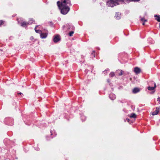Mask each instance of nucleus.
<instances>
[{
    "label": "nucleus",
    "mask_w": 160,
    "mask_h": 160,
    "mask_svg": "<svg viewBox=\"0 0 160 160\" xmlns=\"http://www.w3.org/2000/svg\"><path fill=\"white\" fill-rule=\"evenodd\" d=\"M36 32H37V33H41V31L40 30H36Z\"/></svg>",
    "instance_id": "nucleus-19"
},
{
    "label": "nucleus",
    "mask_w": 160,
    "mask_h": 160,
    "mask_svg": "<svg viewBox=\"0 0 160 160\" xmlns=\"http://www.w3.org/2000/svg\"><path fill=\"white\" fill-rule=\"evenodd\" d=\"M156 85L155 83H154V87H148V89L149 90H154L155 88L156 87Z\"/></svg>",
    "instance_id": "nucleus-10"
},
{
    "label": "nucleus",
    "mask_w": 160,
    "mask_h": 160,
    "mask_svg": "<svg viewBox=\"0 0 160 160\" xmlns=\"http://www.w3.org/2000/svg\"><path fill=\"white\" fill-rule=\"evenodd\" d=\"M29 20L31 22H32V23L33 22L32 21H33V20L32 18H30Z\"/></svg>",
    "instance_id": "nucleus-22"
},
{
    "label": "nucleus",
    "mask_w": 160,
    "mask_h": 160,
    "mask_svg": "<svg viewBox=\"0 0 160 160\" xmlns=\"http://www.w3.org/2000/svg\"><path fill=\"white\" fill-rule=\"evenodd\" d=\"M140 89L137 88H134L132 90V92L134 93H136L140 91Z\"/></svg>",
    "instance_id": "nucleus-7"
},
{
    "label": "nucleus",
    "mask_w": 160,
    "mask_h": 160,
    "mask_svg": "<svg viewBox=\"0 0 160 160\" xmlns=\"http://www.w3.org/2000/svg\"><path fill=\"white\" fill-rule=\"evenodd\" d=\"M32 22H31L30 20H29L28 22H24L21 23V26L22 27H25V26H27V25L29 24H32Z\"/></svg>",
    "instance_id": "nucleus-4"
},
{
    "label": "nucleus",
    "mask_w": 160,
    "mask_h": 160,
    "mask_svg": "<svg viewBox=\"0 0 160 160\" xmlns=\"http://www.w3.org/2000/svg\"><path fill=\"white\" fill-rule=\"evenodd\" d=\"M141 20L142 21L144 22H147V20L145 19L144 18H141Z\"/></svg>",
    "instance_id": "nucleus-16"
},
{
    "label": "nucleus",
    "mask_w": 160,
    "mask_h": 160,
    "mask_svg": "<svg viewBox=\"0 0 160 160\" xmlns=\"http://www.w3.org/2000/svg\"><path fill=\"white\" fill-rule=\"evenodd\" d=\"M159 27L160 28V23H159Z\"/></svg>",
    "instance_id": "nucleus-27"
},
{
    "label": "nucleus",
    "mask_w": 160,
    "mask_h": 160,
    "mask_svg": "<svg viewBox=\"0 0 160 160\" xmlns=\"http://www.w3.org/2000/svg\"><path fill=\"white\" fill-rule=\"evenodd\" d=\"M110 98H111V99L113 100L115 98V97L114 95L111 94L110 95Z\"/></svg>",
    "instance_id": "nucleus-12"
},
{
    "label": "nucleus",
    "mask_w": 160,
    "mask_h": 160,
    "mask_svg": "<svg viewBox=\"0 0 160 160\" xmlns=\"http://www.w3.org/2000/svg\"><path fill=\"white\" fill-rule=\"evenodd\" d=\"M144 22L142 23V25H144V24H145L144 22Z\"/></svg>",
    "instance_id": "nucleus-25"
},
{
    "label": "nucleus",
    "mask_w": 160,
    "mask_h": 160,
    "mask_svg": "<svg viewBox=\"0 0 160 160\" xmlns=\"http://www.w3.org/2000/svg\"><path fill=\"white\" fill-rule=\"evenodd\" d=\"M155 17H157L156 19L158 22H160V16H158L157 15L155 16Z\"/></svg>",
    "instance_id": "nucleus-13"
},
{
    "label": "nucleus",
    "mask_w": 160,
    "mask_h": 160,
    "mask_svg": "<svg viewBox=\"0 0 160 160\" xmlns=\"http://www.w3.org/2000/svg\"><path fill=\"white\" fill-rule=\"evenodd\" d=\"M123 2V0H111L109 2V4L110 6L112 7L116 5L119 4L120 2Z\"/></svg>",
    "instance_id": "nucleus-2"
},
{
    "label": "nucleus",
    "mask_w": 160,
    "mask_h": 160,
    "mask_svg": "<svg viewBox=\"0 0 160 160\" xmlns=\"http://www.w3.org/2000/svg\"><path fill=\"white\" fill-rule=\"evenodd\" d=\"M3 23V21L2 20H0V26Z\"/></svg>",
    "instance_id": "nucleus-21"
},
{
    "label": "nucleus",
    "mask_w": 160,
    "mask_h": 160,
    "mask_svg": "<svg viewBox=\"0 0 160 160\" xmlns=\"http://www.w3.org/2000/svg\"><path fill=\"white\" fill-rule=\"evenodd\" d=\"M17 94L18 95H21V94L22 95V93L21 92H19V93H18Z\"/></svg>",
    "instance_id": "nucleus-24"
},
{
    "label": "nucleus",
    "mask_w": 160,
    "mask_h": 160,
    "mask_svg": "<svg viewBox=\"0 0 160 160\" xmlns=\"http://www.w3.org/2000/svg\"><path fill=\"white\" fill-rule=\"evenodd\" d=\"M130 117L132 118H136V115L134 113H132L130 115Z\"/></svg>",
    "instance_id": "nucleus-11"
},
{
    "label": "nucleus",
    "mask_w": 160,
    "mask_h": 160,
    "mask_svg": "<svg viewBox=\"0 0 160 160\" xmlns=\"http://www.w3.org/2000/svg\"><path fill=\"white\" fill-rule=\"evenodd\" d=\"M70 2L69 0L67 1H66V3H65V5H66V4H70Z\"/></svg>",
    "instance_id": "nucleus-18"
},
{
    "label": "nucleus",
    "mask_w": 160,
    "mask_h": 160,
    "mask_svg": "<svg viewBox=\"0 0 160 160\" xmlns=\"http://www.w3.org/2000/svg\"><path fill=\"white\" fill-rule=\"evenodd\" d=\"M141 71V69L138 67H135L134 69V72L136 74L139 73Z\"/></svg>",
    "instance_id": "nucleus-5"
},
{
    "label": "nucleus",
    "mask_w": 160,
    "mask_h": 160,
    "mask_svg": "<svg viewBox=\"0 0 160 160\" xmlns=\"http://www.w3.org/2000/svg\"><path fill=\"white\" fill-rule=\"evenodd\" d=\"M160 110L159 108H158L157 107L156 108V110L153 112H152V114L153 115H155L157 114L158 112H159Z\"/></svg>",
    "instance_id": "nucleus-6"
},
{
    "label": "nucleus",
    "mask_w": 160,
    "mask_h": 160,
    "mask_svg": "<svg viewBox=\"0 0 160 160\" xmlns=\"http://www.w3.org/2000/svg\"><path fill=\"white\" fill-rule=\"evenodd\" d=\"M115 74L114 72H111L109 74L110 77H112L115 75Z\"/></svg>",
    "instance_id": "nucleus-15"
},
{
    "label": "nucleus",
    "mask_w": 160,
    "mask_h": 160,
    "mask_svg": "<svg viewBox=\"0 0 160 160\" xmlns=\"http://www.w3.org/2000/svg\"><path fill=\"white\" fill-rule=\"evenodd\" d=\"M119 13H117L116 14L115 17H116L117 19H120V17L119 16H118V15H119Z\"/></svg>",
    "instance_id": "nucleus-14"
},
{
    "label": "nucleus",
    "mask_w": 160,
    "mask_h": 160,
    "mask_svg": "<svg viewBox=\"0 0 160 160\" xmlns=\"http://www.w3.org/2000/svg\"><path fill=\"white\" fill-rule=\"evenodd\" d=\"M60 36L58 35H56L55 36L54 38H53V41L55 42H57L58 41H60Z\"/></svg>",
    "instance_id": "nucleus-3"
},
{
    "label": "nucleus",
    "mask_w": 160,
    "mask_h": 160,
    "mask_svg": "<svg viewBox=\"0 0 160 160\" xmlns=\"http://www.w3.org/2000/svg\"><path fill=\"white\" fill-rule=\"evenodd\" d=\"M116 72L119 76H121L123 74V71L122 70H118L116 71Z\"/></svg>",
    "instance_id": "nucleus-8"
},
{
    "label": "nucleus",
    "mask_w": 160,
    "mask_h": 160,
    "mask_svg": "<svg viewBox=\"0 0 160 160\" xmlns=\"http://www.w3.org/2000/svg\"><path fill=\"white\" fill-rule=\"evenodd\" d=\"M123 2H129L131 1V0H123Z\"/></svg>",
    "instance_id": "nucleus-20"
},
{
    "label": "nucleus",
    "mask_w": 160,
    "mask_h": 160,
    "mask_svg": "<svg viewBox=\"0 0 160 160\" xmlns=\"http://www.w3.org/2000/svg\"><path fill=\"white\" fill-rule=\"evenodd\" d=\"M40 36H41V37L42 38H45L47 36V34L46 33H41V34H40Z\"/></svg>",
    "instance_id": "nucleus-9"
},
{
    "label": "nucleus",
    "mask_w": 160,
    "mask_h": 160,
    "mask_svg": "<svg viewBox=\"0 0 160 160\" xmlns=\"http://www.w3.org/2000/svg\"><path fill=\"white\" fill-rule=\"evenodd\" d=\"M107 81H108V82H109V80H108Z\"/></svg>",
    "instance_id": "nucleus-26"
},
{
    "label": "nucleus",
    "mask_w": 160,
    "mask_h": 160,
    "mask_svg": "<svg viewBox=\"0 0 160 160\" xmlns=\"http://www.w3.org/2000/svg\"><path fill=\"white\" fill-rule=\"evenodd\" d=\"M65 3L66 0H64V1L61 2V4H59L60 3L59 1H58L57 2L58 7L61 9V12L63 14H66L70 10V8L69 7L66 5H65Z\"/></svg>",
    "instance_id": "nucleus-1"
},
{
    "label": "nucleus",
    "mask_w": 160,
    "mask_h": 160,
    "mask_svg": "<svg viewBox=\"0 0 160 160\" xmlns=\"http://www.w3.org/2000/svg\"><path fill=\"white\" fill-rule=\"evenodd\" d=\"M38 26H38V25H37V26H36L35 27V29H35V31H36V30H37L36 29V28H37V27H38Z\"/></svg>",
    "instance_id": "nucleus-23"
},
{
    "label": "nucleus",
    "mask_w": 160,
    "mask_h": 160,
    "mask_svg": "<svg viewBox=\"0 0 160 160\" xmlns=\"http://www.w3.org/2000/svg\"><path fill=\"white\" fill-rule=\"evenodd\" d=\"M74 33V32L73 31H71L69 33V35L70 36H72L73 34Z\"/></svg>",
    "instance_id": "nucleus-17"
}]
</instances>
